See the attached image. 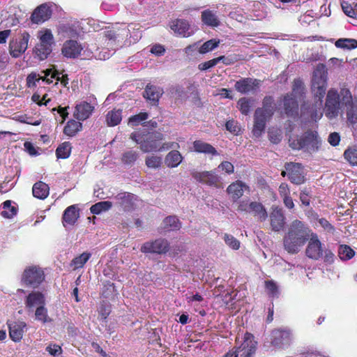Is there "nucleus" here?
Here are the masks:
<instances>
[{
  "mask_svg": "<svg viewBox=\"0 0 357 357\" xmlns=\"http://www.w3.org/2000/svg\"><path fill=\"white\" fill-rule=\"evenodd\" d=\"M142 37L140 26L137 24H130L127 27L114 29L105 32L106 40H108L107 46L111 50L106 51L102 49L96 55L99 59L106 60L115 52L114 46L130 45L137 43Z\"/></svg>",
  "mask_w": 357,
  "mask_h": 357,
  "instance_id": "nucleus-1",
  "label": "nucleus"
},
{
  "mask_svg": "<svg viewBox=\"0 0 357 357\" xmlns=\"http://www.w3.org/2000/svg\"><path fill=\"white\" fill-rule=\"evenodd\" d=\"M328 72L326 66L319 63L314 70L312 79V92L316 102L310 110V118L317 121L323 116V98L326 94L327 87Z\"/></svg>",
  "mask_w": 357,
  "mask_h": 357,
  "instance_id": "nucleus-2",
  "label": "nucleus"
},
{
  "mask_svg": "<svg viewBox=\"0 0 357 357\" xmlns=\"http://www.w3.org/2000/svg\"><path fill=\"white\" fill-rule=\"evenodd\" d=\"M305 222L296 220L290 223L284 236V247L289 253H297L312 235Z\"/></svg>",
  "mask_w": 357,
  "mask_h": 357,
  "instance_id": "nucleus-3",
  "label": "nucleus"
},
{
  "mask_svg": "<svg viewBox=\"0 0 357 357\" xmlns=\"http://www.w3.org/2000/svg\"><path fill=\"white\" fill-rule=\"evenodd\" d=\"M130 139L139 145L140 150L144 153L161 151L174 147V143H164L160 146V142L164 136L159 132H148L146 129L135 131L130 134Z\"/></svg>",
  "mask_w": 357,
  "mask_h": 357,
  "instance_id": "nucleus-4",
  "label": "nucleus"
},
{
  "mask_svg": "<svg viewBox=\"0 0 357 357\" xmlns=\"http://www.w3.org/2000/svg\"><path fill=\"white\" fill-rule=\"evenodd\" d=\"M275 109V105L273 98L265 97L263 100V106L255 110L254 115V126L252 134L256 137H259L264 132L266 121L271 118Z\"/></svg>",
  "mask_w": 357,
  "mask_h": 357,
  "instance_id": "nucleus-5",
  "label": "nucleus"
},
{
  "mask_svg": "<svg viewBox=\"0 0 357 357\" xmlns=\"http://www.w3.org/2000/svg\"><path fill=\"white\" fill-rule=\"evenodd\" d=\"M289 146L294 150H302L307 153H314L319 151L321 145V139L317 131L307 130L297 137H290Z\"/></svg>",
  "mask_w": 357,
  "mask_h": 357,
  "instance_id": "nucleus-6",
  "label": "nucleus"
},
{
  "mask_svg": "<svg viewBox=\"0 0 357 357\" xmlns=\"http://www.w3.org/2000/svg\"><path fill=\"white\" fill-rule=\"evenodd\" d=\"M303 83L300 79H295L293 84L292 92L284 97V108L288 116L296 117L298 114V99L303 96Z\"/></svg>",
  "mask_w": 357,
  "mask_h": 357,
  "instance_id": "nucleus-7",
  "label": "nucleus"
},
{
  "mask_svg": "<svg viewBox=\"0 0 357 357\" xmlns=\"http://www.w3.org/2000/svg\"><path fill=\"white\" fill-rule=\"evenodd\" d=\"M342 104L341 91L339 93L335 89L328 91L324 105L326 116L329 119H333L340 114Z\"/></svg>",
  "mask_w": 357,
  "mask_h": 357,
  "instance_id": "nucleus-8",
  "label": "nucleus"
},
{
  "mask_svg": "<svg viewBox=\"0 0 357 357\" xmlns=\"http://www.w3.org/2000/svg\"><path fill=\"white\" fill-rule=\"evenodd\" d=\"M257 349V342L250 333H245L243 342L236 350L227 352L223 357H254Z\"/></svg>",
  "mask_w": 357,
  "mask_h": 357,
  "instance_id": "nucleus-9",
  "label": "nucleus"
},
{
  "mask_svg": "<svg viewBox=\"0 0 357 357\" xmlns=\"http://www.w3.org/2000/svg\"><path fill=\"white\" fill-rule=\"evenodd\" d=\"M44 280V271L37 266H31L25 268L22 276V282L33 288H37Z\"/></svg>",
  "mask_w": 357,
  "mask_h": 357,
  "instance_id": "nucleus-10",
  "label": "nucleus"
},
{
  "mask_svg": "<svg viewBox=\"0 0 357 357\" xmlns=\"http://www.w3.org/2000/svg\"><path fill=\"white\" fill-rule=\"evenodd\" d=\"M30 35L26 31L20 33L9 43V52L13 58L20 57L28 48Z\"/></svg>",
  "mask_w": 357,
  "mask_h": 357,
  "instance_id": "nucleus-11",
  "label": "nucleus"
},
{
  "mask_svg": "<svg viewBox=\"0 0 357 357\" xmlns=\"http://www.w3.org/2000/svg\"><path fill=\"white\" fill-rule=\"evenodd\" d=\"M342 104L346 107L347 122L350 124L357 123V101H354L351 93L348 89H341Z\"/></svg>",
  "mask_w": 357,
  "mask_h": 357,
  "instance_id": "nucleus-12",
  "label": "nucleus"
},
{
  "mask_svg": "<svg viewBox=\"0 0 357 357\" xmlns=\"http://www.w3.org/2000/svg\"><path fill=\"white\" fill-rule=\"evenodd\" d=\"M292 335L289 329H275L271 333V344L277 348H284L290 345Z\"/></svg>",
  "mask_w": 357,
  "mask_h": 357,
  "instance_id": "nucleus-13",
  "label": "nucleus"
},
{
  "mask_svg": "<svg viewBox=\"0 0 357 357\" xmlns=\"http://www.w3.org/2000/svg\"><path fill=\"white\" fill-rule=\"evenodd\" d=\"M191 174L192 176L199 183L208 186L219 187L220 177L214 171H194Z\"/></svg>",
  "mask_w": 357,
  "mask_h": 357,
  "instance_id": "nucleus-14",
  "label": "nucleus"
},
{
  "mask_svg": "<svg viewBox=\"0 0 357 357\" xmlns=\"http://www.w3.org/2000/svg\"><path fill=\"white\" fill-rule=\"evenodd\" d=\"M169 250L167 240L159 238L154 241H149L142 245L141 252L144 253L164 254Z\"/></svg>",
  "mask_w": 357,
  "mask_h": 357,
  "instance_id": "nucleus-15",
  "label": "nucleus"
},
{
  "mask_svg": "<svg viewBox=\"0 0 357 357\" xmlns=\"http://www.w3.org/2000/svg\"><path fill=\"white\" fill-rule=\"evenodd\" d=\"M45 305V295L40 291H31L24 299L25 309L29 312H33L34 310Z\"/></svg>",
  "mask_w": 357,
  "mask_h": 357,
  "instance_id": "nucleus-16",
  "label": "nucleus"
},
{
  "mask_svg": "<svg viewBox=\"0 0 357 357\" xmlns=\"http://www.w3.org/2000/svg\"><path fill=\"white\" fill-rule=\"evenodd\" d=\"M94 109V104L86 100L77 102L75 106L73 116L78 121H85L91 116Z\"/></svg>",
  "mask_w": 357,
  "mask_h": 357,
  "instance_id": "nucleus-17",
  "label": "nucleus"
},
{
  "mask_svg": "<svg viewBox=\"0 0 357 357\" xmlns=\"http://www.w3.org/2000/svg\"><path fill=\"white\" fill-rule=\"evenodd\" d=\"M288 178L291 183L300 185L305 181L303 167L299 163H288L285 165Z\"/></svg>",
  "mask_w": 357,
  "mask_h": 357,
  "instance_id": "nucleus-18",
  "label": "nucleus"
},
{
  "mask_svg": "<svg viewBox=\"0 0 357 357\" xmlns=\"http://www.w3.org/2000/svg\"><path fill=\"white\" fill-rule=\"evenodd\" d=\"M52 6L49 3H43L38 6L33 12L31 20L33 23L41 24L48 20L52 15Z\"/></svg>",
  "mask_w": 357,
  "mask_h": 357,
  "instance_id": "nucleus-19",
  "label": "nucleus"
},
{
  "mask_svg": "<svg viewBox=\"0 0 357 357\" xmlns=\"http://www.w3.org/2000/svg\"><path fill=\"white\" fill-rule=\"evenodd\" d=\"M309 243L306 249L307 257L314 259H318L322 255L321 243L318 238L317 235L313 232L309 238Z\"/></svg>",
  "mask_w": 357,
  "mask_h": 357,
  "instance_id": "nucleus-20",
  "label": "nucleus"
},
{
  "mask_svg": "<svg viewBox=\"0 0 357 357\" xmlns=\"http://www.w3.org/2000/svg\"><path fill=\"white\" fill-rule=\"evenodd\" d=\"M8 326L11 340L15 342H20L22 339L26 324L22 321H8Z\"/></svg>",
  "mask_w": 357,
  "mask_h": 357,
  "instance_id": "nucleus-21",
  "label": "nucleus"
},
{
  "mask_svg": "<svg viewBox=\"0 0 357 357\" xmlns=\"http://www.w3.org/2000/svg\"><path fill=\"white\" fill-rule=\"evenodd\" d=\"M82 47L77 41L69 40L66 41L62 47V54L67 58H76L80 55Z\"/></svg>",
  "mask_w": 357,
  "mask_h": 357,
  "instance_id": "nucleus-22",
  "label": "nucleus"
},
{
  "mask_svg": "<svg viewBox=\"0 0 357 357\" xmlns=\"http://www.w3.org/2000/svg\"><path fill=\"white\" fill-rule=\"evenodd\" d=\"M260 81L252 78H244L237 81L235 89L241 93H247L255 91L259 86Z\"/></svg>",
  "mask_w": 357,
  "mask_h": 357,
  "instance_id": "nucleus-23",
  "label": "nucleus"
},
{
  "mask_svg": "<svg viewBox=\"0 0 357 357\" xmlns=\"http://www.w3.org/2000/svg\"><path fill=\"white\" fill-rule=\"evenodd\" d=\"M41 73L44 75H42L36 73H31L27 76L26 85L28 87L31 88L36 86L40 81L45 82L47 84L52 82V80L49 77L51 74V69H47Z\"/></svg>",
  "mask_w": 357,
  "mask_h": 357,
  "instance_id": "nucleus-24",
  "label": "nucleus"
},
{
  "mask_svg": "<svg viewBox=\"0 0 357 357\" xmlns=\"http://www.w3.org/2000/svg\"><path fill=\"white\" fill-rule=\"evenodd\" d=\"M271 226L273 231L282 230L285 224V218L281 208H273L270 214Z\"/></svg>",
  "mask_w": 357,
  "mask_h": 357,
  "instance_id": "nucleus-25",
  "label": "nucleus"
},
{
  "mask_svg": "<svg viewBox=\"0 0 357 357\" xmlns=\"http://www.w3.org/2000/svg\"><path fill=\"white\" fill-rule=\"evenodd\" d=\"M117 204L125 211H130L133 205L135 197L134 195L128 192H120L114 197Z\"/></svg>",
  "mask_w": 357,
  "mask_h": 357,
  "instance_id": "nucleus-26",
  "label": "nucleus"
},
{
  "mask_svg": "<svg viewBox=\"0 0 357 357\" xmlns=\"http://www.w3.org/2000/svg\"><path fill=\"white\" fill-rule=\"evenodd\" d=\"M247 189H248V187L244 183L236 181L228 186L227 191L231 195L233 201L235 202L243 196L244 191Z\"/></svg>",
  "mask_w": 357,
  "mask_h": 357,
  "instance_id": "nucleus-27",
  "label": "nucleus"
},
{
  "mask_svg": "<svg viewBox=\"0 0 357 357\" xmlns=\"http://www.w3.org/2000/svg\"><path fill=\"white\" fill-rule=\"evenodd\" d=\"M162 93L163 90L161 88L148 84L144 91L143 96L151 101L153 105H155L158 103Z\"/></svg>",
  "mask_w": 357,
  "mask_h": 357,
  "instance_id": "nucleus-28",
  "label": "nucleus"
},
{
  "mask_svg": "<svg viewBox=\"0 0 357 357\" xmlns=\"http://www.w3.org/2000/svg\"><path fill=\"white\" fill-rule=\"evenodd\" d=\"M79 218V212L75 205L68 206L63 215V225L65 227L73 226Z\"/></svg>",
  "mask_w": 357,
  "mask_h": 357,
  "instance_id": "nucleus-29",
  "label": "nucleus"
},
{
  "mask_svg": "<svg viewBox=\"0 0 357 357\" xmlns=\"http://www.w3.org/2000/svg\"><path fill=\"white\" fill-rule=\"evenodd\" d=\"M193 151L197 153H204L211 155H219L217 150L210 144L202 140H196L193 142Z\"/></svg>",
  "mask_w": 357,
  "mask_h": 357,
  "instance_id": "nucleus-30",
  "label": "nucleus"
},
{
  "mask_svg": "<svg viewBox=\"0 0 357 357\" xmlns=\"http://www.w3.org/2000/svg\"><path fill=\"white\" fill-rule=\"evenodd\" d=\"M171 29L174 33L183 37H188L190 35L189 32L190 24L184 20H176L172 22Z\"/></svg>",
  "mask_w": 357,
  "mask_h": 357,
  "instance_id": "nucleus-31",
  "label": "nucleus"
},
{
  "mask_svg": "<svg viewBox=\"0 0 357 357\" xmlns=\"http://www.w3.org/2000/svg\"><path fill=\"white\" fill-rule=\"evenodd\" d=\"M202 21L208 26L217 27L220 25V22L216 15V12L206 9L202 12Z\"/></svg>",
  "mask_w": 357,
  "mask_h": 357,
  "instance_id": "nucleus-32",
  "label": "nucleus"
},
{
  "mask_svg": "<svg viewBox=\"0 0 357 357\" xmlns=\"http://www.w3.org/2000/svg\"><path fill=\"white\" fill-rule=\"evenodd\" d=\"M32 192L35 197L44 199L49 195L50 188L45 183L38 181L33 185Z\"/></svg>",
  "mask_w": 357,
  "mask_h": 357,
  "instance_id": "nucleus-33",
  "label": "nucleus"
},
{
  "mask_svg": "<svg viewBox=\"0 0 357 357\" xmlns=\"http://www.w3.org/2000/svg\"><path fill=\"white\" fill-rule=\"evenodd\" d=\"M250 211L249 213L252 214L254 216L257 217L260 221H264L268 217L266 210L264 206L259 202H251Z\"/></svg>",
  "mask_w": 357,
  "mask_h": 357,
  "instance_id": "nucleus-34",
  "label": "nucleus"
},
{
  "mask_svg": "<svg viewBox=\"0 0 357 357\" xmlns=\"http://www.w3.org/2000/svg\"><path fill=\"white\" fill-rule=\"evenodd\" d=\"M38 38H39V43L41 46L52 48L54 44V36L50 29H43L39 31L38 33Z\"/></svg>",
  "mask_w": 357,
  "mask_h": 357,
  "instance_id": "nucleus-35",
  "label": "nucleus"
},
{
  "mask_svg": "<svg viewBox=\"0 0 357 357\" xmlns=\"http://www.w3.org/2000/svg\"><path fill=\"white\" fill-rule=\"evenodd\" d=\"M38 38H39V43L41 46L52 48L54 44V36L50 29H43L39 31L38 33Z\"/></svg>",
  "mask_w": 357,
  "mask_h": 357,
  "instance_id": "nucleus-36",
  "label": "nucleus"
},
{
  "mask_svg": "<svg viewBox=\"0 0 357 357\" xmlns=\"http://www.w3.org/2000/svg\"><path fill=\"white\" fill-rule=\"evenodd\" d=\"M79 121L75 119L69 120L63 128V133L68 137L76 135L82 129V123Z\"/></svg>",
  "mask_w": 357,
  "mask_h": 357,
  "instance_id": "nucleus-37",
  "label": "nucleus"
},
{
  "mask_svg": "<svg viewBox=\"0 0 357 357\" xmlns=\"http://www.w3.org/2000/svg\"><path fill=\"white\" fill-rule=\"evenodd\" d=\"M183 157L179 151L174 150L170 151L165 157V164L169 167H176L182 162Z\"/></svg>",
  "mask_w": 357,
  "mask_h": 357,
  "instance_id": "nucleus-38",
  "label": "nucleus"
},
{
  "mask_svg": "<svg viewBox=\"0 0 357 357\" xmlns=\"http://www.w3.org/2000/svg\"><path fill=\"white\" fill-rule=\"evenodd\" d=\"M17 212V209L15 206H12L10 200H6L1 204V215L5 218H13Z\"/></svg>",
  "mask_w": 357,
  "mask_h": 357,
  "instance_id": "nucleus-39",
  "label": "nucleus"
},
{
  "mask_svg": "<svg viewBox=\"0 0 357 357\" xmlns=\"http://www.w3.org/2000/svg\"><path fill=\"white\" fill-rule=\"evenodd\" d=\"M35 319L43 324L50 323L52 319L48 315V311L45 305L40 306L34 310Z\"/></svg>",
  "mask_w": 357,
  "mask_h": 357,
  "instance_id": "nucleus-40",
  "label": "nucleus"
},
{
  "mask_svg": "<svg viewBox=\"0 0 357 357\" xmlns=\"http://www.w3.org/2000/svg\"><path fill=\"white\" fill-rule=\"evenodd\" d=\"M91 254L87 252H84L80 255L75 257L70 262V266L73 270H76L82 268L84 264L90 259Z\"/></svg>",
  "mask_w": 357,
  "mask_h": 357,
  "instance_id": "nucleus-41",
  "label": "nucleus"
},
{
  "mask_svg": "<svg viewBox=\"0 0 357 357\" xmlns=\"http://www.w3.org/2000/svg\"><path fill=\"white\" fill-rule=\"evenodd\" d=\"M122 119L121 110L113 109L109 112L106 116L107 123L109 126L118 125Z\"/></svg>",
  "mask_w": 357,
  "mask_h": 357,
  "instance_id": "nucleus-42",
  "label": "nucleus"
},
{
  "mask_svg": "<svg viewBox=\"0 0 357 357\" xmlns=\"http://www.w3.org/2000/svg\"><path fill=\"white\" fill-rule=\"evenodd\" d=\"M335 45L338 48L351 50L357 47V40L353 38H340Z\"/></svg>",
  "mask_w": 357,
  "mask_h": 357,
  "instance_id": "nucleus-43",
  "label": "nucleus"
},
{
  "mask_svg": "<svg viewBox=\"0 0 357 357\" xmlns=\"http://www.w3.org/2000/svg\"><path fill=\"white\" fill-rule=\"evenodd\" d=\"M52 48L36 45L33 49V54L36 58L40 61L46 59L51 54Z\"/></svg>",
  "mask_w": 357,
  "mask_h": 357,
  "instance_id": "nucleus-44",
  "label": "nucleus"
},
{
  "mask_svg": "<svg viewBox=\"0 0 357 357\" xmlns=\"http://www.w3.org/2000/svg\"><path fill=\"white\" fill-rule=\"evenodd\" d=\"M71 144L68 142H65L60 144L56 150V155L58 158L66 159L71 153Z\"/></svg>",
  "mask_w": 357,
  "mask_h": 357,
  "instance_id": "nucleus-45",
  "label": "nucleus"
},
{
  "mask_svg": "<svg viewBox=\"0 0 357 357\" xmlns=\"http://www.w3.org/2000/svg\"><path fill=\"white\" fill-rule=\"evenodd\" d=\"M112 206V203L109 201H103L98 202L93 204L90 210L91 212L93 214H100L102 212L107 211L109 210Z\"/></svg>",
  "mask_w": 357,
  "mask_h": 357,
  "instance_id": "nucleus-46",
  "label": "nucleus"
},
{
  "mask_svg": "<svg viewBox=\"0 0 357 357\" xmlns=\"http://www.w3.org/2000/svg\"><path fill=\"white\" fill-rule=\"evenodd\" d=\"M254 100L251 98H242L238 101L239 109L243 114L248 115L252 106L253 105Z\"/></svg>",
  "mask_w": 357,
  "mask_h": 357,
  "instance_id": "nucleus-47",
  "label": "nucleus"
},
{
  "mask_svg": "<svg viewBox=\"0 0 357 357\" xmlns=\"http://www.w3.org/2000/svg\"><path fill=\"white\" fill-rule=\"evenodd\" d=\"M165 228L168 230H178L181 224L176 216H169L164 220Z\"/></svg>",
  "mask_w": 357,
  "mask_h": 357,
  "instance_id": "nucleus-48",
  "label": "nucleus"
},
{
  "mask_svg": "<svg viewBox=\"0 0 357 357\" xmlns=\"http://www.w3.org/2000/svg\"><path fill=\"white\" fill-rule=\"evenodd\" d=\"M355 252L347 245H341L338 248V255L342 260H349L354 256Z\"/></svg>",
  "mask_w": 357,
  "mask_h": 357,
  "instance_id": "nucleus-49",
  "label": "nucleus"
},
{
  "mask_svg": "<svg viewBox=\"0 0 357 357\" xmlns=\"http://www.w3.org/2000/svg\"><path fill=\"white\" fill-rule=\"evenodd\" d=\"M225 59L226 58L224 56H221L199 64L198 68L200 70H206L216 66L220 61H222L225 63H227V62H225Z\"/></svg>",
  "mask_w": 357,
  "mask_h": 357,
  "instance_id": "nucleus-50",
  "label": "nucleus"
},
{
  "mask_svg": "<svg viewBox=\"0 0 357 357\" xmlns=\"http://www.w3.org/2000/svg\"><path fill=\"white\" fill-rule=\"evenodd\" d=\"M162 157L155 155H151L146 158V165L152 169L159 168L162 165Z\"/></svg>",
  "mask_w": 357,
  "mask_h": 357,
  "instance_id": "nucleus-51",
  "label": "nucleus"
},
{
  "mask_svg": "<svg viewBox=\"0 0 357 357\" xmlns=\"http://www.w3.org/2000/svg\"><path fill=\"white\" fill-rule=\"evenodd\" d=\"M265 287L267 294L272 298H277L279 296V287L278 284L273 280L265 282Z\"/></svg>",
  "mask_w": 357,
  "mask_h": 357,
  "instance_id": "nucleus-52",
  "label": "nucleus"
},
{
  "mask_svg": "<svg viewBox=\"0 0 357 357\" xmlns=\"http://www.w3.org/2000/svg\"><path fill=\"white\" fill-rule=\"evenodd\" d=\"M220 43V40L211 39L205 42L199 49L200 54H206L216 48Z\"/></svg>",
  "mask_w": 357,
  "mask_h": 357,
  "instance_id": "nucleus-53",
  "label": "nucleus"
},
{
  "mask_svg": "<svg viewBox=\"0 0 357 357\" xmlns=\"http://www.w3.org/2000/svg\"><path fill=\"white\" fill-rule=\"evenodd\" d=\"M222 238L225 244L233 250H238L240 248V241L234 236L229 234H224Z\"/></svg>",
  "mask_w": 357,
  "mask_h": 357,
  "instance_id": "nucleus-54",
  "label": "nucleus"
},
{
  "mask_svg": "<svg viewBox=\"0 0 357 357\" xmlns=\"http://www.w3.org/2000/svg\"><path fill=\"white\" fill-rule=\"evenodd\" d=\"M342 8L345 15L349 17L357 20V3L352 6L344 2L342 4Z\"/></svg>",
  "mask_w": 357,
  "mask_h": 357,
  "instance_id": "nucleus-55",
  "label": "nucleus"
},
{
  "mask_svg": "<svg viewBox=\"0 0 357 357\" xmlns=\"http://www.w3.org/2000/svg\"><path fill=\"white\" fill-rule=\"evenodd\" d=\"M149 114L146 112H141L134 115L129 119L128 124L132 126H138L141 122L148 119Z\"/></svg>",
  "mask_w": 357,
  "mask_h": 357,
  "instance_id": "nucleus-56",
  "label": "nucleus"
},
{
  "mask_svg": "<svg viewBox=\"0 0 357 357\" xmlns=\"http://www.w3.org/2000/svg\"><path fill=\"white\" fill-rule=\"evenodd\" d=\"M345 159L352 165H357V149H348L344 151Z\"/></svg>",
  "mask_w": 357,
  "mask_h": 357,
  "instance_id": "nucleus-57",
  "label": "nucleus"
},
{
  "mask_svg": "<svg viewBox=\"0 0 357 357\" xmlns=\"http://www.w3.org/2000/svg\"><path fill=\"white\" fill-rule=\"evenodd\" d=\"M138 158V153L135 151H128L123 154L122 162L125 164H132Z\"/></svg>",
  "mask_w": 357,
  "mask_h": 357,
  "instance_id": "nucleus-58",
  "label": "nucleus"
},
{
  "mask_svg": "<svg viewBox=\"0 0 357 357\" xmlns=\"http://www.w3.org/2000/svg\"><path fill=\"white\" fill-rule=\"evenodd\" d=\"M218 169L220 171L225 172L228 174H231L234 172V167L233 164L229 161H224L221 162L218 165Z\"/></svg>",
  "mask_w": 357,
  "mask_h": 357,
  "instance_id": "nucleus-59",
  "label": "nucleus"
},
{
  "mask_svg": "<svg viewBox=\"0 0 357 357\" xmlns=\"http://www.w3.org/2000/svg\"><path fill=\"white\" fill-rule=\"evenodd\" d=\"M268 135H269L270 141L271 142H273V144H278L281 141L282 135H281V131L280 130H274L273 129L271 130L268 132Z\"/></svg>",
  "mask_w": 357,
  "mask_h": 357,
  "instance_id": "nucleus-60",
  "label": "nucleus"
},
{
  "mask_svg": "<svg viewBox=\"0 0 357 357\" xmlns=\"http://www.w3.org/2000/svg\"><path fill=\"white\" fill-rule=\"evenodd\" d=\"M59 73L58 71H54L52 72V70H51V74L50 75V79H51L52 81H53V79H56L57 81L59 80H61V84L64 86H66V85L68 84V77L67 75H62L61 77H59Z\"/></svg>",
  "mask_w": 357,
  "mask_h": 357,
  "instance_id": "nucleus-61",
  "label": "nucleus"
},
{
  "mask_svg": "<svg viewBox=\"0 0 357 357\" xmlns=\"http://www.w3.org/2000/svg\"><path fill=\"white\" fill-rule=\"evenodd\" d=\"M46 351L53 356H56L61 354L62 349L57 344L49 345L46 347Z\"/></svg>",
  "mask_w": 357,
  "mask_h": 357,
  "instance_id": "nucleus-62",
  "label": "nucleus"
},
{
  "mask_svg": "<svg viewBox=\"0 0 357 357\" xmlns=\"http://www.w3.org/2000/svg\"><path fill=\"white\" fill-rule=\"evenodd\" d=\"M110 308L109 306L102 305L99 309V319L101 321H105L110 314Z\"/></svg>",
  "mask_w": 357,
  "mask_h": 357,
  "instance_id": "nucleus-63",
  "label": "nucleus"
},
{
  "mask_svg": "<svg viewBox=\"0 0 357 357\" xmlns=\"http://www.w3.org/2000/svg\"><path fill=\"white\" fill-rule=\"evenodd\" d=\"M340 140V136L337 132H332L329 135L328 141L333 146H337Z\"/></svg>",
  "mask_w": 357,
  "mask_h": 357,
  "instance_id": "nucleus-64",
  "label": "nucleus"
}]
</instances>
